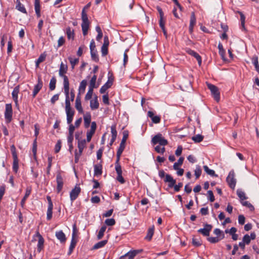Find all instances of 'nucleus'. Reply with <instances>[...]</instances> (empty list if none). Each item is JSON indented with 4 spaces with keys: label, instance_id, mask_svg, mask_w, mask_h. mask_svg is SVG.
<instances>
[{
    "label": "nucleus",
    "instance_id": "obj_36",
    "mask_svg": "<svg viewBox=\"0 0 259 259\" xmlns=\"http://www.w3.org/2000/svg\"><path fill=\"white\" fill-rule=\"evenodd\" d=\"M66 34L69 39H73L74 37V30L68 27L66 28Z\"/></svg>",
    "mask_w": 259,
    "mask_h": 259
},
{
    "label": "nucleus",
    "instance_id": "obj_27",
    "mask_svg": "<svg viewBox=\"0 0 259 259\" xmlns=\"http://www.w3.org/2000/svg\"><path fill=\"white\" fill-rule=\"evenodd\" d=\"M148 116L151 118L152 122L154 123H158L160 121V117L158 116H154L152 111H149Z\"/></svg>",
    "mask_w": 259,
    "mask_h": 259
},
{
    "label": "nucleus",
    "instance_id": "obj_49",
    "mask_svg": "<svg viewBox=\"0 0 259 259\" xmlns=\"http://www.w3.org/2000/svg\"><path fill=\"white\" fill-rule=\"evenodd\" d=\"M218 49L219 50V54L223 59L225 55V50L224 49L222 44L220 42L218 45Z\"/></svg>",
    "mask_w": 259,
    "mask_h": 259
},
{
    "label": "nucleus",
    "instance_id": "obj_23",
    "mask_svg": "<svg viewBox=\"0 0 259 259\" xmlns=\"http://www.w3.org/2000/svg\"><path fill=\"white\" fill-rule=\"evenodd\" d=\"M84 125L85 128H88L91 121V115L90 112H86L83 115Z\"/></svg>",
    "mask_w": 259,
    "mask_h": 259
},
{
    "label": "nucleus",
    "instance_id": "obj_63",
    "mask_svg": "<svg viewBox=\"0 0 259 259\" xmlns=\"http://www.w3.org/2000/svg\"><path fill=\"white\" fill-rule=\"evenodd\" d=\"M11 149L13 159L18 158L17 155L16 151V148H15V147L14 146V145H13L11 147Z\"/></svg>",
    "mask_w": 259,
    "mask_h": 259
},
{
    "label": "nucleus",
    "instance_id": "obj_41",
    "mask_svg": "<svg viewBox=\"0 0 259 259\" xmlns=\"http://www.w3.org/2000/svg\"><path fill=\"white\" fill-rule=\"evenodd\" d=\"M203 169L208 175L211 176L218 177V175L215 174L214 171L213 170L209 169L207 165H204L203 166Z\"/></svg>",
    "mask_w": 259,
    "mask_h": 259
},
{
    "label": "nucleus",
    "instance_id": "obj_12",
    "mask_svg": "<svg viewBox=\"0 0 259 259\" xmlns=\"http://www.w3.org/2000/svg\"><path fill=\"white\" fill-rule=\"evenodd\" d=\"M212 228V226L211 225L205 224L204 225V228L199 229L198 232L204 236H208Z\"/></svg>",
    "mask_w": 259,
    "mask_h": 259
},
{
    "label": "nucleus",
    "instance_id": "obj_21",
    "mask_svg": "<svg viewBox=\"0 0 259 259\" xmlns=\"http://www.w3.org/2000/svg\"><path fill=\"white\" fill-rule=\"evenodd\" d=\"M180 88L183 91H186L188 89H190L192 87L191 82L190 80L184 79L181 82Z\"/></svg>",
    "mask_w": 259,
    "mask_h": 259
},
{
    "label": "nucleus",
    "instance_id": "obj_43",
    "mask_svg": "<svg viewBox=\"0 0 259 259\" xmlns=\"http://www.w3.org/2000/svg\"><path fill=\"white\" fill-rule=\"evenodd\" d=\"M203 139V136L201 135L198 134L192 138V140L195 143H199Z\"/></svg>",
    "mask_w": 259,
    "mask_h": 259
},
{
    "label": "nucleus",
    "instance_id": "obj_55",
    "mask_svg": "<svg viewBox=\"0 0 259 259\" xmlns=\"http://www.w3.org/2000/svg\"><path fill=\"white\" fill-rule=\"evenodd\" d=\"M111 134H112V137L116 138L117 133V131L116 130V125H112L111 126Z\"/></svg>",
    "mask_w": 259,
    "mask_h": 259
},
{
    "label": "nucleus",
    "instance_id": "obj_28",
    "mask_svg": "<svg viewBox=\"0 0 259 259\" xmlns=\"http://www.w3.org/2000/svg\"><path fill=\"white\" fill-rule=\"evenodd\" d=\"M94 167V175L96 176H101L102 174V165L101 163L95 164Z\"/></svg>",
    "mask_w": 259,
    "mask_h": 259
},
{
    "label": "nucleus",
    "instance_id": "obj_59",
    "mask_svg": "<svg viewBox=\"0 0 259 259\" xmlns=\"http://www.w3.org/2000/svg\"><path fill=\"white\" fill-rule=\"evenodd\" d=\"M242 241L244 242L246 244H249L251 241L249 235L248 234L245 235L243 237Z\"/></svg>",
    "mask_w": 259,
    "mask_h": 259
},
{
    "label": "nucleus",
    "instance_id": "obj_6",
    "mask_svg": "<svg viewBox=\"0 0 259 259\" xmlns=\"http://www.w3.org/2000/svg\"><path fill=\"white\" fill-rule=\"evenodd\" d=\"M81 192V188L76 185L70 193V198L72 202L74 201L78 196Z\"/></svg>",
    "mask_w": 259,
    "mask_h": 259
},
{
    "label": "nucleus",
    "instance_id": "obj_20",
    "mask_svg": "<svg viewBox=\"0 0 259 259\" xmlns=\"http://www.w3.org/2000/svg\"><path fill=\"white\" fill-rule=\"evenodd\" d=\"M75 107L80 113H83V110L81 106V97L77 95L75 100Z\"/></svg>",
    "mask_w": 259,
    "mask_h": 259
},
{
    "label": "nucleus",
    "instance_id": "obj_9",
    "mask_svg": "<svg viewBox=\"0 0 259 259\" xmlns=\"http://www.w3.org/2000/svg\"><path fill=\"white\" fill-rule=\"evenodd\" d=\"M76 243H77V240L75 238V226L74 225V227H73V233L72 234V238H71V243H70L69 248V251L68 252V255H70L72 253L74 248L75 247Z\"/></svg>",
    "mask_w": 259,
    "mask_h": 259
},
{
    "label": "nucleus",
    "instance_id": "obj_39",
    "mask_svg": "<svg viewBox=\"0 0 259 259\" xmlns=\"http://www.w3.org/2000/svg\"><path fill=\"white\" fill-rule=\"evenodd\" d=\"M44 239L42 237H40V238H38V243H37V250L38 252H40V251L44 247Z\"/></svg>",
    "mask_w": 259,
    "mask_h": 259
},
{
    "label": "nucleus",
    "instance_id": "obj_40",
    "mask_svg": "<svg viewBox=\"0 0 259 259\" xmlns=\"http://www.w3.org/2000/svg\"><path fill=\"white\" fill-rule=\"evenodd\" d=\"M107 240H104L100 241L94 245L93 248L95 249H96L101 248V247H103L104 246H105L106 245V244L107 243Z\"/></svg>",
    "mask_w": 259,
    "mask_h": 259
},
{
    "label": "nucleus",
    "instance_id": "obj_16",
    "mask_svg": "<svg viewBox=\"0 0 259 259\" xmlns=\"http://www.w3.org/2000/svg\"><path fill=\"white\" fill-rule=\"evenodd\" d=\"M185 51H186V53H188V54H189L192 56H194L196 59L197 61H198L199 65H201V58L200 56L197 53H196V52H195L193 50H192L191 49H190L189 48H186L185 49Z\"/></svg>",
    "mask_w": 259,
    "mask_h": 259
},
{
    "label": "nucleus",
    "instance_id": "obj_62",
    "mask_svg": "<svg viewBox=\"0 0 259 259\" xmlns=\"http://www.w3.org/2000/svg\"><path fill=\"white\" fill-rule=\"evenodd\" d=\"M61 147V142L60 140H58L55 145V151L56 153H58L60 151Z\"/></svg>",
    "mask_w": 259,
    "mask_h": 259
},
{
    "label": "nucleus",
    "instance_id": "obj_34",
    "mask_svg": "<svg viewBox=\"0 0 259 259\" xmlns=\"http://www.w3.org/2000/svg\"><path fill=\"white\" fill-rule=\"evenodd\" d=\"M154 231V226L153 225L150 227L147 232V236L145 237V239L150 241L152 239Z\"/></svg>",
    "mask_w": 259,
    "mask_h": 259
},
{
    "label": "nucleus",
    "instance_id": "obj_50",
    "mask_svg": "<svg viewBox=\"0 0 259 259\" xmlns=\"http://www.w3.org/2000/svg\"><path fill=\"white\" fill-rule=\"evenodd\" d=\"M19 168L18 159H13V169L15 172H17Z\"/></svg>",
    "mask_w": 259,
    "mask_h": 259
},
{
    "label": "nucleus",
    "instance_id": "obj_25",
    "mask_svg": "<svg viewBox=\"0 0 259 259\" xmlns=\"http://www.w3.org/2000/svg\"><path fill=\"white\" fill-rule=\"evenodd\" d=\"M55 235L57 238L60 241L61 243L65 242L66 238L65 234L62 230L57 231L55 233Z\"/></svg>",
    "mask_w": 259,
    "mask_h": 259
},
{
    "label": "nucleus",
    "instance_id": "obj_18",
    "mask_svg": "<svg viewBox=\"0 0 259 259\" xmlns=\"http://www.w3.org/2000/svg\"><path fill=\"white\" fill-rule=\"evenodd\" d=\"M65 112L67 116V122L70 124L72 120L75 111L73 109H66Z\"/></svg>",
    "mask_w": 259,
    "mask_h": 259
},
{
    "label": "nucleus",
    "instance_id": "obj_56",
    "mask_svg": "<svg viewBox=\"0 0 259 259\" xmlns=\"http://www.w3.org/2000/svg\"><path fill=\"white\" fill-rule=\"evenodd\" d=\"M105 223L106 225L112 226L115 224V221L114 219H108L105 220Z\"/></svg>",
    "mask_w": 259,
    "mask_h": 259
},
{
    "label": "nucleus",
    "instance_id": "obj_4",
    "mask_svg": "<svg viewBox=\"0 0 259 259\" xmlns=\"http://www.w3.org/2000/svg\"><path fill=\"white\" fill-rule=\"evenodd\" d=\"M207 85L208 88L210 90L214 100L219 102L220 99V95L218 88L211 83H207Z\"/></svg>",
    "mask_w": 259,
    "mask_h": 259
},
{
    "label": "nucleus",
    "instance_id": "obj_26",
    "mask_svg": "<svg viewBox=\"0 0 259 259\" xmlns=\"http://www.w3.org/2000/svg\"><path fill=\"white\" fill-rule=\"evenodd\" d=\"M87 84V81L86 80H82L80 83L78 89V93L77 95L80 96V95L83 94L85 92V90L86 88Z\"/></svg>",
    "mask_w": 259,
    "mask_h": 259
},
{
    "label": "nucleus",
    "instance_id": "obj_57",
    "mask_svg": "<svg viewBox=\"0 0 259 259\" xmlns=\"http://www.w3.org/2000/svg\"><path fill=\"white\" fill-rule=\"evenodd\" d=\"M195 23H196V18H195V13H194V12H192L191 13L190 22V24H191V27L194 26V25L195 24Z\"/></svg>",
    "mask_w": 259,
    "mask_h": 259
},
{
    "label": "nucleus",
    "instance_id": "obj_1",
    "mask_svg": "<svg viewBox=\"0 0 259 259\" xmlns=\"http://www.w3.org/2000/svg\"><path fill=\"white\" fill-rule=\"evenodd\" d=\"M68 70V66L66 64L61 62L59 70V75L63 79V87L69 86V81L68 77L65 75Z\"/></svg>",
    "mask_w": 259,
    "mask_h": 259
},
{
    "label": "nucleus",
    "instance_id": "obj_35",
    "mask_svg": "<svg viewBox=\"0 0 259 259\" xmlns=\"http://www.w3.org/2000/svg\"><path fill=\"white\" fill-rule=\"evenodd\" d=\"M97 80V76L96 75H94L91 78L90 84H89V89H91L94 90V88H96L98 87V85H96Z\"/></svg>",
    "mask_w": 259,
    "mask_h": 259
},
{
    "label": "nucleus",
    "instance_id": "obj_58",
    "mask_svg": "<svg viewBox=\"0 0 259 259\" xmlns=\"http://www.w3.org/2000/svg\"><path fill=\"white\" fill-rule=\"evenodd\" d=\"M207 198L210 202H213L214 201V197L213 192L211 190L207 191Z\"/></svg>",
    "mask_w": 259,
    "mask_h": 259
},
{
    "label": "nucleus",
    "instance_id": "obj_19",
    "mask_svg": "<svg viewBox=\"0 0 259 259\" xmlns=\"http://www.w3.org/2000/svg\"><path fill=\"white\" fill-rule=\"evenodd\" d=\"M128 138V134L126 132L124 131L123 134V137L121 143L120 144V146L118 149V151L123 152L125 148V143Z\"/></svg>",
    "mask_w": 259,
    "mask_h": 259
},
{
    "label": "nucleus",
    "instance_id": "obj_33",
    "mask_svg": "<svg viewBox=\"0 0 259 259\" xmlns=\"http://www.w3.org/2000/svg\"><path fill=\"white\" fill-rule=\"evenodd\" d=\"M46 54L45 53L41 54L38 57V58L35 61V66L36 68L39 67V65L40 63L44 62L46 58Z\"/></svg>",
    "mask_w": 259,
    "mask_h": 259
},
{
    "label": "nucleus",
    "instance_id": "obj_32",
    "mask_svg": "<svg viewBox=\"0 0 259 259\" xmlns=\"http://www.w3.org/2000/svg\"><path fill=\"white\" fill-rule=\"evenodd\" d=\"M225 237V235L222 234L221 236L219 238V237H210L207 238V240L209 242L212 243H215L218 242L220 240L224 239Z\"/></svg>",
    "mask_w": 259,
    "mask_h": 259
},
{
    "label": "nucleus",
    "instance_id": "obj_11",
    "mask_svg": "<svg viewBox=\"0 0 259 259\" xmlns=\"http://www.w3.org/2000/svg\"><path fill=\"white\" fill-rule=\"evenodd\" d=\"M141 251L142 250H134L130 251L124 255L120 256L119 259H134L135 256Z\"/></svg>",
    "mask_w": 259,
    "mask_h": 259
},
{
    "label": "nucleus",
    "instance_id": "obj_44",
    "mask_svg": "<svg viewBox=\"0 0 259 259\" xmlns=\"http://www.w3.org/2000/svg\"><path fill=\"white\" fill-rule=\"evenodd\" d=\"M184 158L180 157L177 162H175L173 165L174 169H178L179 166L182 165Z\"/></svg>",
    "mask_w": 259,
    "mask_h": 259
},
{
    "label": "nucleus",
    "instance_id": "obj_37",
    "mask_svg": "<svg viewBox=\"0 0 259 259\" xmlns=\"http://www.w3.org/2000/svg\"><path fill=\"white\" fill-rule=\"evenodd\" d=\"M99 104L98 103L97 98L96 97L94 100H92L90 102V107L92 110L97 109L99 108Z\"/></svg>",
    "mask_w": 259,
    "mask_h": 259
},
{
    "label": "nucleus",
    "instance_id": "obj_51",
    "mask_svg": "<svg viewBox=\"0 0 259 259\" xmlns=\"http://www.w3.org/2000/svg\"><path fill=\"white\" fill-rule=\"evenodd\" d=\"M237 194L238 196L239 197V198L241 200L243 201V200L247 199V197L245 196V194L243 191H241V190H238L237 191Z\"/></svg>",
    "mask_w": 259,
    "mask_h": 259
},
{
    "label": "nucleus",
    "instance_id": "obj_31",
    "mask_svg": "<svg viewBox=\"0 0 259 259\" xmlns=\"http://www.w3.org/2000/svg\"><path fill=\"white\" fill-rule=\"evenodd\" d=\"M16 9L23 13H27V11L24 5H22L19 0H17V5L16 6Z\"/></svg>",
    "mask_w": 259,
    "mask_h": 259
},
{
    "label": "nucleus",
    "instance_id": "obj_61",
    "mask_svg": "<svg viewBox=\"0 0 259 259\" xmlns=\"http://www.w3.org/2000/svg\"><path fill=\"white\" fill-rule=\"evenodd\" d=\"M36 150H37V144H36V138H35L33 142V147H32V152H33L34 157H36Z\"/></svg>",
    "mask_w": 259,
    "mask_h": 259
},
{
    "label": "nucleus",
    "instance_id": "obj_22",
    "mask_svg": "<svg viewBox=\"0 0 259 259\" xmlns=\"http://www.w3.org/2000/svg\"><path fill=\"white\" fill-rule=\"evenodd\" d=\"M19 92V85L16 86L13 90L12 95V98L15 102L16 106H17L18 105V96Z\"/></svg>",
    "mask_w": 259,
    "mask_h": 259
},
{
    "label": "nucleus",
    "instance_id": "obj_64",
    "mask_svg": "<svg viewBox=\"0 0 259 259\" xmlns=\"http://www.w3.org/2000/svg\"><path fill=\"white\" fill-rule=\"evenodd\" d=\"M252 63L254 65L255 68L257 66H258V58L257 56H254L252 57Z\"/></svg>",
    "mask_w": 259,
    "mask_h": 259
},
{
    "label": "nucleus",
    "instance_id": "obj_30",
    "mask_svg": "<svg viewBox=\"0 0 259 259\" xmlns=\"http://www.w3.org/2000/svg\"><path fill=\"white\" fill-rule=\"evenodd\" d=\"M34 9L37 17L40 16V1L35 0L34 1Z\"/></svg>",
    "mask_w": 259,
    "mask_h": 259
},
{
    "label": "nucleus",
    "instance_id": "obj_29",
    "mask_svg": "<svg viewBox=\"0 0 259 259\" xmlns=\"http://www.w3.org/2000/svg\"><path fill=\"white\" fill-rule=\"evenodd\" d=\"M31 192V188L30 187H27L26 189L25 194L21 201V205L23 207L25 203V201L28 196L30 195Z\"/></svg>",
    "mask_w": 259,
    "mask_h": 259
},
{
    "label": "nucleus",
    "instance_id": "obj_2",
    "mask_svg": "<svg viewBox=\"0 0 259 259\" xmlns=\"http://www.w3.org/2000/svg\"><path fill=\"white\" fill-rule=\"evenodd\" d=\"M81 28L82 30V33L83 35L85 36L88 33L90 23L88 19L87 14V13L84 12L83 11L81 12Z\"/></svg>",
    "mask_w": 259,
    "mask_h": 259
},
{
    "label": "nucleus",
    "instance_id": "obj_13",
    "mask_svg": "<svg viewBox=\"0 0 259 259\" xmlns=\"http://www.w3.org/2000/svg\"><path fill=\"white\" fill-rule=\"evenodd\" d=\"M113 79L111 77H109L108 81L101 88L100 92L101 94L105 93L106 90L110 88L113 84Z\"/></svg>",
    "mask_w": 259,
    "mask_h": 259
},
{
    "label": "nucleus",
    "instance_id": "obj_14",
    "mask_svg": "<svg viewBox=\"0 0 259 259\" xmlns=\"http://www.w3.org/2000/svg\"><path fill=\"white\" fill-rule=\"evenodd\" d=\"M56 181L57 192L59 193L62 190L64 184L63 179L60 172H58L57 175Z\"/></svg>",
    "mask_w": 259,
    "mask_h": 259
},
{
    "label": "nucleus",
    "instance_id": "obj_60",
    "mask_svg": "<svg viewBox=\"0 0 259 259\" xmlns=\"http://www.w3.org/2000/svg\"><path fill=\"white\" fill-rule=\"evenodd\" d=\"M48 165L47 167V174H49L50 169L52 166V157L51 156H49L48 158Z\"/></svg>",
    "mask_w": 259,
    "mask_h": 259
},
{
    "label": "nucleus",
    "instance_id": "obj_15",
    "mask_svg": "<svg viewBox=\"0 0 259 259\" xmlns=\"http://www.w3.org/2000/svg\"><path fill=\"white\" fill-rule=\"evenodd\" d=\"M42 85L43 83L41 79V78L40 76H38L37 83L36 85H35L34 87V90L32 94L33 97H35L36 96V95L38 94L39 91L41 89Z\"/></svg>",
    "mask_w": 259,
    "mask_h": 259
},
{
    "label": "nucleus",
    "instance_id": "obj_17",
    "mask_svg": "<svg viewBox=\"0 0 259 259\" xmlns=\"http://www.w3.org/2000/svg\"><path fill=\"white\" fill-rule=\"evenodd\" d=\"M164 181L165 183H168V186L169 188H172L176 183V180L174 179L169 174L166 175Z\"/></svg>",
    "mask_w": 259,
    "mask_h": 259
},
{
    "label": "nucleus",
    "instance_id": "obj_53",
    "mask_svg": "<svg viewBox=\"0 0 259 259\" xmlns=\"http://www.w3.org/2000/svg\"><path fill=\"white\" fill-rule=\"evenodd\" d=\"M91 55L92 59L94 61H95V62H98L99 61V58L96 50L92 51V52H91Z\"/></svg>",
    "mask_w": 259,
    "mask_h": 259
},
{
    "label": "nucleus",
    "instance_id": "obj_8",
    "mask_svg": "<svg viewBox=\"0 0 259 259\" xmlns=\"http://www.w3.org/2000/svg\"><path fill=\"white\" fill-rule=\"evenodd\" d=\"M63 87L65 95V110L72 109L71 107V100L69 98V86Z\"/></svg>",
    "mask_w": 259,
    "mask_h": 259
},
{
    "label": "nucleus",
    "instance_id": "obj_47",
    "mask_svg": "<svg viewBox=\"0 0 259 259\" xmlns=\"http://www.w3.org/2000/svg\"><path fill=\"white\" fill-rule=\"evenodd\" d=\"M53 208V206H48L47 213V218L48 220H51L52 218Z\"/></svg>",
    "mask_w": 259,
    "mask_h": 259
},
{
    "label": "nucleus",
    "instance_id": "obj_24",
    "mask_svg": "<svg viewBox=\"0 0 259 259\" xmlns=\"http://www.w3.org/2000/svg\"><path fill=\"white\" fill-rule=\"evenodd\" d=\"M78 138L79 136L75 135V138L76 140H78L77 147L78 148V150L83 151V150L86 145V140L84 139L79 140Z\"/></svg>",
    "mask_w": 259,
    "mask_h": 259
},
{
    "label": "nucleus",
    "instance_id": "obj_54",
    "mask_svg": "<svg viewBox=\"0 0 259 259\" xmlns=\"http://www.w3.org/2000/svg\"><path fill=\"white\" fill-rule=\"evenodd\" d=\"M82 153V151H81L78 150V151H77L76 150H75V159H74V161L75 163H78V162L79 161V159L80 156L81 155Z\"/></svg>",
    "mask_w": 259,
    "mask_h": 259
},
{
    "label": "nucleus",
    "instance_id": "obj_45",
    "mask_svg": "<svg viewBox=\"0 0 259 259\" xmlns=\"http://www.w3.org/2000/svg\"><path fill=\"white\" fill-rule=\"evenodd\" d=\"M68 60L70 61V63L71 65L72 69H74L75 66L78 63L79 59L78 58L73 59L72 57H69L68 58Z\"/></svg>",
    "mask_w": 259,
    "mask_h": 259
},
{
    "label": "nucleus",
    "instance_id": "obj_48",
    "mask_svg": "<svg viewBox=\"0 0 259 259\" xmlns=\"http://www.w3.org/2000/svg\"><path fill=\"white\" fill-rule=\"evenodd\" d=\"M192 244L195 246H199L201 245V241L199 238L193 237L192 238Z\"/></svg>",
    "mask_w": 259,
    "mask_h": 259
},
{
    "label": "nucleus",
    "instance_id": "obj_42",
    "mask_svg": "<svg viewBox=\"0 0 259 259\" xmlns=\"http://www.w3.org/2000/svg\"><path fill=\"white\" fill-rule=\"evenodd\" d=\"M106 230V226L105 225L103 226L101 228V229L99 230V232L98 233V234L97 235V238L98 239H101L103 237Z\"/></svg>",
    "mask_w": 259,
    "mask_h": 259
},
{
    "label": "nucleus",
    "instance_id": "obj_5",
    "mask_svg": "<svg viewBox=\"0 0 259 259\" xmlns=\"http://www.w3.org/2000/svg\"><path fill=\"white\" fill-rule=\"evenodd\" d=\"M13 110L11 104H7L5 111V118L7 123H9L12 119Z\"/></svg>",
    "mask_w": 259,
    "mask_h": 259
},
{
    "label": "nucleus",
    "instance_id": "obj_38",
    "mask_svg": "<svg viewBox=\"0 0 259 259\" xmlns=\"http://www.w3.org/2000/svg\"><path fill=\"white\" fill-rule=\"evenodd\" d=\"M56 79L55 76L52 77L49 83V89L51 91H53L56 88Z\"/></svg>",
    "mask_w": 259,
    "mask_h": 259
},
{
    "label": "nucleus",
    "instance_id": "obj_10",
    "mask_svg": "<svg viewBox=\"0 0 259 259\" xmlns=\"http://www.w3.org/2000/svg\"><path fill=\"white\" fill-rule=\"evenodd\" d=\"M97 128V124L95 121H93L91 123V127L90 131L87 133V141L89 142L91 141V139L93 135L95 134Z\"/></svg>",
    "mask_w": 259,
    "mask_h": 259
},
{
    "label": "nucleus",
    "instance_id": "obj_46",
    "mask_svg": "<svg viewBox=\"0 0 259 259\" xmlns=\"http://www.w3.org/2000/svg\"><path fill=\"white\" fill-rule=\"evenodd\" d=\"M194 172H195V176L196 177V179H198L199 178V177L200 176L201 172H202V170H201L200 166L196 165Z\"/></svg>",
    "mask_w": 259,
    "mask_h": 259
},
{
    "label": "nucleus",
    "instance_id": "obj_7",
    "mask_svg": "<svg viewBox=\"0 0 259 259\" xmlns=\"http://www.w3.org/2000/svg\"><path fill=\"white\" fill-rule=\"evenodd\" d=\"M235 173L233 170L230 171L227 178V182L230 188L234 189L236 185V180L234 178Z\"/></svg>",
    "mask_w": 259,
    "mask_h": 259
},
{
    "label": "nucleus",
    "instance_id": "obj_52",
    "mask_svg": "<svg viewBox=\"0 0 259 259\" xmlns=\"http://www.w3.org/2000/svg\"><path fill=\"white\" fill-rule=\"evenodd\" d=\"M93 94V90L89 88V90L85 96V100L86 101L90 100L92 97Z\"/></svg>",
    "mask_w": 259,
    "mask_h": 259
},
{
    "label": "nucleus",
    "instance_id": "obj_3",
    "mask_svg": "<svg viewBox=\"0 0 259 259\" xmlns=\"http://www.w3.org/2000/svg\"><path fill=\"white\" fill-rule=\"evenodd\" d=\"M151 142L153 145L159 144L160 146H164L168 144L167 140L164 139L162 134L159 133L154 136Z\"/></svg>",
    "mask_w": 259,
    "mask_h": 259
}]
</instances>
